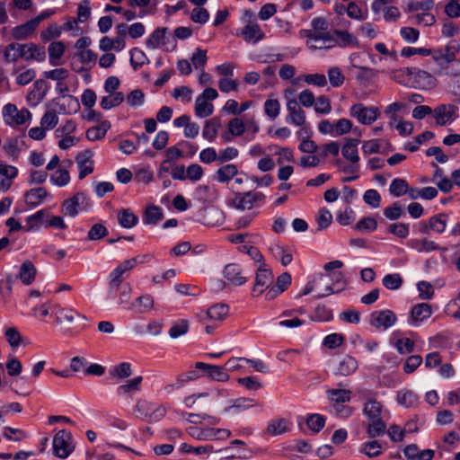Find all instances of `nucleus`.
Here are the masks:
<instances>
[{
    "instance_id": "nucleus-53",
    "label": "nucleus",
    "mask_w": 460,
    "mask_h": 460,
    "mask_svg": "<svg viewBox=\"0 0 460 460\" xmlns=\"http://www.w3.org/2000/svg\"><path fill=\"white\" fill-rule=\"evenodd\" d=\"M181 451L186 454L204 455L214 452V447L211 445L192 447L187 443L181 445Z\"/></svg>"
},
{
    "instance_id": "nucleus-37",
    "label": "nucleus",
    "mask_w": 460,
    "mask_h": 460,
    "mask_svg": "<svg viewBox=\"0 0 460 460\" xmlns=\"http://www.w3.org/2000/svg\"><path fill=\"white\" fill-rule=\"evenodd\" d=\"M124 99L125 97L123 93L115 92L110 93L108 96H103L102 98L100 105L103 110H110L111 108L119 106L120 103L123 102Z\"/></svg>"
},
{
    "instance_id": "nucleus-9",
    "label": "nucleus",
    "mask_w": 460,
    "mask_h": 460,
    "mask_svg": "<svg viewBox=\"0 0 460 460\" xmlns=\"http://www.w3.org/2000/svg\"><path fill=\"white\" fill-rule=\"evenodd\" d=\"M93 153L89 149L80 152L76 155L75 159L78 164V178L80 180L85 178L88 174H91L93 172Z\"/></svg>"
},
{
    "instance_id": "nucleus-27",
    "label": "nucleus",
    "mask_w": 460,
    "mask_h": 460,
    "mask_svg": "<svg viewBox=\"0 0 460 460\" xmlns=\"http://www.w3.org/2000/svg\"><path fill=\"white\" fill-rule=\"evenodd\" d=\"M168 31V28L166 27H159L155 29L150 37L146 40V45L151 49H156L160 46L166 45V33Z\"/></svg>"
},
{
    "instance_id": "nucleus-60",
    "label": "nucleus",
    "mask_w": 460,
    "mask_h": 460,
    "mask_svg": "<svg viewBox=\"0 0 460 460\" xmlns=\"http://www.w3.org/2000/svg\"><path fill=\"white\" fill-rule=\"evenodd\" d=\"M403 214L404 211L398 202H394L392 206L384 209V216L391 221L399 219Z\"/></svg>"
},
{
    "instance_id": "nucleus-26",
    "label": "nucleus",
    "mask_w": 460,
    "mask_h": 460,
    "mask_svg": "<svg viewBox=\"0 0 460 460\" xmlns=\"http://www.w3.org/2000/svg\"><path fill=\"white\" fill-rule=\"evenodd\" d=\"M154 298L146 294L137 297L130 305V309L137 314H145L154 307Z\"/></svg>"
},
{
    "instance_id": "nucleus-5",
    "label": "nucleus",
    "mask_w": 460,
    "mask_h": 460,
    "mask_svg": "<svg viewBox=\"0 0 460 460\" xmlns=\"http://www.w3.org/2000/svg\"><path fill=\"white\" fill-rule=\"evenodd\" d=\"M4 121L9 125H22L31 119V113L27 109L18 110L16 105L8 103L3 108Z\"/></svg>"
},
{
    "instance_id": "nucleus-57",
    "label": "nucleus",
    "mask_w": 460,
    "mask_h": 460,
    "mask_svg": "<svg viewBox=\"0 0 460 460\" xmlns=\"http://www.w3.org/2000/svg\"><path fill=\"white\" fill-rule=\"evenodd\" d=\"M108 234V229L101 223L94 224L88 231L87 239L96 241L105 237Z\"/></svg>"
},
{
    "instance_id": "nucleus-29",
    "label": "nucleus",
    "mask_w": 460,
    "mask_h": 460,
    "mask_svg": "<svg viewBox=\"0 0 460 460\" xmlns=\"http://www.w3.org/2000/svg\"><path fill=\"white\" fill-rule=\"evenodd\" d=\"M135 411L138 412L142 417H153L155 416L157 420L161 419L164 415V409L156 408L152 410L150 403L146 401H138L135 406Z\"/></svg>"
},
{
    "instance_id": "nucleus-56",
    "label": "nucleus",
    "mask_w": 460,
    "mask_h": 460,
    "mask_svg": "<svg viewBox=\"0 0 460 460\" xmlns=\"http://www.w3.org/2000/svg\"><path fill=\"white\" fill-rule=\"evenodd\" d=\"M318 231L326 229L332 222V215L327 208H321L316 217Z\"/></svg>"
},
{
    "instance_id": "nucleus-4",
    "label": "nucleus",
    "mask_w": 460,
    "mask_h": 460,
    "mask_svg": "<svg viewBox=\"0 0 460 460\" xmlns=\"http://www.w3.org/2000/svg\"><path fill=\"white\" fill-rule=\"evenodd\" d=\"M350 116L356 118L360 124L371 125L380 117V111L377 107H367L362 103H356L350 107Z\"/></svg>"
},
{
    "instance_id": "nucleus-39",
    "label": "nucleus",
    "mask_w": 460,
    "mask_h": 460,
    "mask_svg": "<svg viewBox=\"0 0 460 460\" xmlns=\"http://www.w3.org/2000/svg\"><path fill=\"white\" fill-rule=\"evenodd\" d=\"M164 217L162 208L157 206L148 207L144 214L143 221L146 225H155Z\"/></svg>"
},
{
    "instance_id": "nucleus-24",
    "label": "nucleus",
    "mask_w": 460,
    "mask_h": 460,
    "mask_svg": "<svg viewBox=\"0 0 460 460\" xmlns=\"http://www.w3.org/2000/svg\"><path fill=\"white\" fill-rule=\"evenodd\" d=\"M333 34L335 35V44L341 48L346 47H358V39L348 31L334 30Z\"/></svg>"
},
{
    "instance_id": "nucleus-50",
    "label": "nucleus",
    "mask_w": 460,
    "mask_h": 460,
    "mask_svg": "<svg viewBox=\"0 0 460 460\" xmlns=\"http://www.w3.org/2000/svg\"><path fill=\"white\" fill-rule=\"evenodd\" d=\"M327 75L330 84L332 87H340L343 84L345 76L343 75L341 70L339 67L333 66L329 68L327 71Z\"/></svg>"
},
{
    "instance_id": "nucleus-62",
    "label": "nucleus",
    "mask_w": 460,
    "mask_h": 460,
    "mask_svg": "<svg viewBox=\"0 0 460 460\" xmlns=\"http://www.w3.org/2000/svg\"><path fill=\"white\" fill-rule=\"evenodd\" d=\"M3 435L8 440H13L19 442L27 437L25 431L20 429H14L12 427H5L3 429Z\"/></svg>"
},
{
    "instance_id": "nucleus-30",
    "label": "nucleus",
    "mask_w": 460,
    "mask_h": 460,
    "mask_svg": "<svg viewBox=\"0 0 460 460\" xmlns=\"http://www.w3.org/2000/svg\"><path fill=\"white\" fill-rule=\"evenodd\" d=\"M363 413L367 416L368 420L381 419L382 417V405L376 399H369L363 407Z\"/></svg>"
},
{
    "instance_id": "nucleus-42",
    "label": "nucleus",
    "mask_w": 460,
    "mask_h": 460,
    "mask_svg": "<svg viewBox=\"0 0 460 460\" xmlns=\"http://www.w3.org/2000/svg\"><path fill=\"white\" fill-rule=\"evenodd\" d=\"M229 307L226 304H217L207 311V316L211 320L222 321L228 314Z\"/></svg>"
},
{
    "instance_id": "nucleus-49",
    "label": "nucleus",
    "mask_w": 460,
    "mask_h": 460,
    "mask_svg": "<svg viewBox=\"0 0 460 460\" xmlns=\"http://www.w3.org/2000/svg\"><path fill=\"white\" fill-rule=\"evenodd\" d=\"M110 374L119 379H125L132 374L131 364L128 362L119 363L111 370Z\"/></svg>"
},
{
    "instance_id": "nucleus-36",
    "label": "nucleus",
    "mask_w": 460,
    "mask_h": 460,
    "mask_svg": "<svg viewBox=\"0 0 460 460\" xmlns=\"http://www.w3.org/2000/svg\"><path fill=\"white\" fill-rule=\"evenodd\" d=\"M111 128V123L107 120L102 121L100 126L92 127L86 131V137L90 141H96L105 137L106 132Z\"/></svg>"
},
{
    "instance_id": "nucleus-54",
    "label": "nucleus",
    "mask_w": 460,
    "mask_h": 460,
    "mask_svg": "<svg viewBox=\"0 0 460 460\" xmlns=\"http://www.w3.org/2000/svg\"><path fill=\"white\" fill-rule=\"evenodd\" d=\"M257 404L256 401L251 398L241 397L234 401L233 404L226 409V411L238 410L245 411L250 408L255 407Z\"/></svg>"
},
{
    "instance_id": "nucleus-47",
    "label": "nucleus",
    "mask_w": 460,
    "mask_h": 460,
    "mask_svg": "<svg viewBox=\"0 0 460 460\" xmlns=\"http://www.w3.org/2000/svg\"><path fill=\"white\" fill-rule=\"evenodd\" d=\"M360 452L369 458L376 457L382 454V446L377 440L368 441L362 445Z\"/></svg>"
},
{
    "instance_id": "nucleus-1",
    "label": "nucleus",
    "mask_w": 460,
    "mask_h": 460,
    "mask_svg": "<svg viewBox=\"0 0 460 460\" xmlns=\"http://www.w3.org/2000/svg\"><path fill=\"white\" fill-rule=\"evenodd\" d=\"M4 58L6 63H14L19 58L26 61L36 60L41 62L46 58V52L44 47L32 42L25 44L13 42L5 47Z\"/></svg>"
},
{
    "instance_id": "nucleus-61",
    "label": "nucleus",
    "mask_w": 460,
    "mask_h": 460,
    "mask_svg": "<svg viewBox=\"0 0 460 460\" xmlns=\"http://www.w3.org/2000/svg\"><path fill=\"white\" fill-rule=\"evenodd\" d=\"M58 123V117L54 110L48 111L41 118L40 124L45 129H52Z\"/></svg>"
},
{
    "instance_id": "nucleus-28",
    "label": "nucleus",
    "mask_w": 460,
    "mask_h": 460,
    "mask_svg": "<svg viewBox=\"0 0 460 460\" xmlns=\"http://www.w3.org/2000/svg\"><path fill=\"white\" fill-rule=\"evenodd\" d=\"M225 278L234 285H243L246 282L247 279L241 275L240 267L237 264L231 263L225 267Z\"/></svg>"
},
{
    "instance_id": "nucleus-35",
    "label": "nucleus",
    "mask_w": 460,
    "mask_h": 460,
    "mask_svg": "<svg viewBox=\"0 0 460 460\" xmlns=\"http://www.w3.org/2000/svg\"><path fill=\"white\" fill-rule=\"evenodd\" d=\"M368 421L369 423L367 427V433L369 438H375L385 433L386 423L383 420V418Z\"/></svg>"
},
{
    "instance_id": "nucleus-46",
    "label": "nucleus",
    "mask_w": 460,
    "mask_h": 460,
    "mask_svg": "<svg viewBox=\"0 0 460 460\" xmlns=\"http://www.w3.org/2000/svg\"><path fill=\"white\" fill-rule=\"evenodd\" d=\"M237 167L234 164L224 165L217 171V179L220 182H227L237 174Z\"/></svg>"
},
{
    "instance_id": "nucleus-12",
    "label": "nucleus",
    "mask_w": 460,
    "mask_h": 460,
    "mask_svg": "<svg viewBox=\"0 0 460 460\" xmlns=\"http://www.w3.org/2000/svg\"><path fill=\"white\" fill-rule=\"evenodd\" d=\"M195 367L204 370L208 377L218 382H226L229 378L228 374L224 370V367L197 362Z\"/></svg>"
},
{
    "instance_id": "nucleus-59",
    "label": "nucleus",
    "mask_w": 460,
    "mask_h": 460,
    "mask_svg": "<svg viewBox=\"0 0 460 460\" xmlns=\"http://www.w3.org/2000/svg\"><path fill=\"white\" fill-rule=\"evenodd\" d=\"M365 203L373 208H377L381 204V196L376 190L370 189L365 191L363 195Z\"/></svg>"
},
{
    "instance_id": "nucleus-3",
    "label": "nucleus",
    "mask_w": 460,
    "mask_h": 460,
    "mask_svg": "<svg viewBox=\"0 0 460 460\" xmlns=\"http://www.w3.org/2000/svg\"><path fill=\"white\" fill-rule=\"evenodd\" d=\"M72 436L65 429L59 430L53 438V454L56 457L65 459L74 451L71 444Z\"/></svg>"
},
{
    "instance_id": "nucleus-15",
    "label": "nucleus",
    "mask_w": 460,
    "mask_h": 460,
    "mask_svg": "<svg viewBox=\"0 0 460 460\" xmlns=\"http://www.w3.org/2000/svg\"><path fill=\"white\" fill-rule=\"evenodd\" d=\"M287 109L288 111V116L287 117V121L288 123L296 126H303L305 124V112L300 107H298L296 100L288 101Z\"/></svg>"
},
{
    "instance_id": "nucleus-20",
    "label": "nucleus",
    "mask_w": 460,
    "mask_h": 460,
    "mask_svg": "<svg viewBox=\"0 0 460 460\" xmlns=\"http://www.w3.org/2000/svg\"><path fill=\"white\" fill-rule=\"evenodd\" d=\"M221 119L219 117H213L205 121L202 137L209 142L216 139L218 129L221 128Z\"/></svg>"
},
{
    "instance_id": "nucleus-7",
    "label": "nucleus",
    "mask_w": 460,
    "mask_h": 460,
    "mask_svg": "<svg viewBox=\"0 0 460 460\" xmlns=\"http://www.w3.org/2000/svg\"><path fill=\"white\" fill-rule=\"evenodd\" d=\"M87 198L84 192H77L72 198L66 199L62 203L61 211L65 216L75 217L80 206L86 203Z\"/></svg>"
},
{
    "instance_id": "nucleus-22",
    "label": "nucleus",
    "mask_w": 460,
    "mask_h": 460,
    "mask_svg": "<svg viewBox=\"0 0 460 460\" xmlns=\"http://www.w3.org/2000/svg\"><path fill=\"white\" fill-rule=\"evenodd\" d=\"M252 128V133L257 131V127L254 123L243 122L238 118L231 119L228 122V132L233 136H241L245 130H249Z\"/></svg>"
},
{
    "instance_id": "nucleus-34",
    "label": "nucleus",
    "mask_w": 460,
    "mask_h": 460,
    "mask_svg": "<svg viewBox=\"0 0 460 460\" xmlns=\"http://www.w3.org/2000/svg\"><path fill=\"white\" fill-rule=\"evenodd\" d=\"M119 224L124 228H132L138 223V217L128 208L118 212Z\"/></svg>"
},
{
    "instance_id": "nucleus-51",
    "label": "nucleus",
    "mask_w": 460,
    "mask_h": 460,
    "mask_svg": "<svg viewBox=\"0 0 460 460\" xmlns=\"http://www.w3.org/2000/svg\"><path fill=\"white\" fill-rule=\"evenodd\" d=\"M189 322L185 319H181L175 323L169 330V336L172 339H177L188 332Z\"/></svg>"
},
{
    "instance_id": "nucleus-40",
    "label": "nucleus",
    "mask_w": 460,
    "mask_h": 460,
    "mask_svg": "<svg viewBox=\"0 0 460 460\" xmlns=\"http://www.w3.org/2000/svg\"><path fill=\"white\" fill-rule=\"evenodd\" d=\"M214 105L200 97H197L195 103V114L199 118H207L213 114Z\"/></svg>"
},
{
    "instance_id": "nucleus-2",
    "label": "nucleus",
    "mask_w": 460,
    "mask_h": 460,
    "mask_svg": "<svg viewBox=\"0 0 460 460\" xmlns=\"http://www.w3.org/2000/svg\"><path fill=\"white\" fill-rule=\"evenodd\" d=\"M259 14L252 10H244L240 21L242 27L236 30L235 35L245 42L256 44L259 41Z\"/></svg>"
},
{
    "instance_id": "nucleus-32",
    "label": "nucleus",
    "mask_w": 460,
    "mask_h": 460,
    "mask_svg": "<svg viewBox=\"0 0 460 460\" xmlns=\"http://www.w3.org/2000/svg\"><path fill=\"white\" fill-rule=\"evenodd\" d=\"M409 246L418 252H430L439 249V246L435 242L428 240L427 238L411 240Z\"/></svg>"
},
{
    "instance_id": "nucleus-25",
    "label": "nucleus",
    "mask_w": 460,
    "mask_h": 460,
    "mask_svg": "<svg viewBox=\"0 0 460 460\" xmlns=\"http://www.w3.org/2000/svg\"><path fill=\"white\" fill-rule=\"evenodd\" d=\"M36 272L33 263L27 260L21 265L18 278L24 285H31L35 279Z\"/></svg>"
},
{
    "instance_id": "nucleus-13",
    "label": "nucleus",
    "mask_w": 460,
    "mask_h": 460,
    "mask_svg": "<svg viewBox=\"0 0 460 460\" xmlns=\"http://www.w3.org/2000/svg\"><path fill=\"white\" fill-rule=\"evenodd\" d=\"M48 89V84L44 80L40 79L35 81L33 89L27 95V101L32 106L38 105L45 98Z\"/></svg>"
},
{
    "instance_id": "nucleus-38",
    "label": "nucleus",
    "mask_w": 460,
    "mask_h": 460,
    "mask_svg": "<svg viewBox=\"0 0 460 460\" xmlns=\"http://www.w3.org/2000/svg\"><path fill=\"white\" fill-rule=\"evenodd\" d=\"M326 418L318 413L308 414L306 425L314 434L319 433L325 426Z\"/></svg>"
},
{
    "instance_id": "nucleus-17",
    "label": "nucleus",
    "mask_w": 460,
    "mask_h": 460,
    "mask_svg": "<svg viewBox=\"0 0 460 460\" xmlns=\"http://www.w3.org/2000/svg\"><path fill=\"white\" fill-rule=\"evenodd\" d=\"M326 395L332 405H338L350 402L352 392L349 389L333 388L327 390Z\"/></svg>"
},
{
    "instance_id": "nucleus-43",
    "label": "nucleus",
    "mask_w": 460,
    "mask_h": 460,
    "mask_svg": "<svg viewBox=\"0 0 460 460\" xmlns=\"http://www.w3.org/2000/svg\"><path fill=\"white\" fill-rule=\"evenodd\" d=\"M408 191V182L404 179L395 178L389 186V192L394 197H402Z\"/></svg>"
},
{
    "instance_id": "nucleus-55",
    "label": "nucleus",
    "mask_w": 460,
    "mask_h": 460,
    "mask_svg": "<svg viewBox=\"0 0 460 460\" xmlns=\"http://www.w3.org/2000/svg\"><path fill=\"white\" fill-rule=\"evenodd\" d=\"M388 232L399 238L404 239L409 235L410 228L406 223H393L388 225Z\"/></svg>"
},
{
    "instance_id": "nucleus-63",
    "label": "nucleus",
    "mask_w": 460,
    "mask_h": 460,
    "mask_svg": "<svg viewBox=\"0 0 460 460\" xmlns=\"http://www.w3.org/2000/svg\"><path fill=\"white\" fill-rule=\"evenodd\" d=\"M145 102V93L140 89L131 91L127 95V102L130 107L136 108L141 106Z\"/></svg>"
},
{
    "instance_id": "nucleus-64",
    "label": "nucleus",
    "mask_w": 460,
    "mask_h": 460,
    "mask_svg": "<svg viewBox=\"0 0 460 460\" xmlns=\"http://www.w3.org/2000/svg\"><path fill=\"white\" fill-rule=\"evenodd\" d=\"M443 74L448 76H460V59H453L441 67Z\"/></svg>"
},
{
    "instance_id": "nucleus-16",
    "label": "nucleus",
    "mask_w": 460,
    "mask_h": 460,
    "mask_svg": "<svg viewBox=\"0 0 460 460\" xmlns=\"http://www.w3.org/2000/svg\"><path fill=\"white\" fill-rule=\"evenodd\" d=\"M358 364L356 358L349 355H345L337 366L335 376H349L358 369Z\"/></svg>"
},
{
    "instance_id": "nucleus-41",
    "label": "nucleus",
    "mask_w": 460,
    "mask_h": 460,
    "mask_svg": "<svg viewBox=\"0 0 460 460\" xmlns=\"http://www.w3.org/2000/svg\"><path fill=\"white\" fill-rule=\"evenodd\" d=\"M418 399L417 394L411 390H402L397 394L398 403L407 408L415 406L418 402Z\"/></svg>"
},
{
    "instance_id": "nucleus-11",
    "label": "nucleus",
    "mask_w": 460,
    "mask_h": 460,
    "mask_svg": "<svg viewBox=\"0 0 460 460\" xmlns=\"http://www.w3.org/2000/svg\"><path fill=\"white\" fill-rule=\"evenodd\" d=\"M456 106L453 104H441L434 109V117L436 123L439 126H445L456 117Z\"/></svg>"
},
{
    "instance_id": "nucleus-21",
    "label": "nucleus",
    "mask_w": 460,
    "mask_h": 460,
    "mask_svg": "<svg viewBox=\"0 0 460 460\" xmlns=\"http://www.w3.org/2000/svg\"><path fill=\"white\" fill-rule=\"evenodd\" d=\"M37 29L32 20L12 29L11 35L16 40H22L29 38Z\"/></svg>"
},
{
    "instance_id": "nucleus-44",
    "label": "nucleus",
    "mask_w": 460,
    "mask_h": 460,
    "mask_svg": "<svg viewBox=\"0 0 460 460\" xmlns=\"http://www.w3.org/2000/svg\"><path fill=\"white\" fill-rule=\"evenodd\" d=\"M447 215L445 213L435 215L429 218V227H431V230L438 234H442L447 227Z\"/></svg>"
},
{
    "instance_id": "nucleus-33",
    "label": "nucleus",
    "mask_w": 460,
    "mask_h": 460,
    "mask_svg": "<svg viewBox=\"0 0 460 460\" xmlns=\"http://www.w3.org/2000/svg\"><path fill=\"white\" fill-rule=\"evenodd\" d=\"M408 75L413 76L419 84L430 86L434 84L435 78L427 71L417 67L407 68Z\"/></svg>"
},
{
    "instance_id": "nucleus-48",
    "label": "nucleus",
    "mask_w": 460,
    "mask_h": 460,
    "mask_svg": "<svg viewBox=\"0 0 460 460\" xmlns=\"http://www.w3.org/2000/svg\"><path fill=\"white\" fill-rule=\"evenodd\" d=\"M188 433L194 438L199 440H213L214 439V429H197L190 427L188 429Z\"/></svg>"
},
{
    "instance_id": "nucleus-52",
    "label": "nucleus",
    "mask_w": 460,
    "mask_h": 460,
    "mask_svg": "<svg viewBox=\"0 0 460 460\" xmlns=\"http://www.w3.org/2000/svg\"><path fill=\"white\" fill-rule=\"evenodd\" d=\"M402 282L403 280L398 273L387 274L383 278V285L390 290L399 289Z\"/></svg>"
},
{
    "instance_id": "nucleus-18",
    "label": "nucleus",
    "mask_w": 460,
    "mask_h": 460,
    "mask_svg": "<svg viewBox=\"0 0 460 460\" xmlns=\"http://www.w3.org/2000/svg\"><path fill=\"white\" fill-rule=\"evenodd\" d=\"M290 421L285 418L275 419L269 422L264 435L279 436L289 430Z\"/></svg>"
},
{
    "instance_id": "nucleus-45",
    "label": "nucleus",
    "mask_w": 460,
    "mask_h": 460,
    "mask_svg": "<svg viewBox=\"0 0 460 460\" xmlns=\"http://www.w3.org/2000/svg\"><path fill=\"white\" fill-rule=\"evenodd\" d=\"M131 57H130V65L134 68V70H137L140 68L144 64L148 63L149 59L145 54V52L138 49V48H133L130 51Z\"/></svg>"
},
{
    "instance_id": "nucleus-31",
    "label": "nucleus",
    "mask_w": 460,
    "mask_h": 460,
    "mask_svg": "<svg viewBox=\"0 0 460 460\" xmlns=\"http://www.w3.org/2000/svg\"><path fill=\"white\" fill-rule=\"evenodd\" d=\"M451 46L448 44L446 46L445 49H437L432 50V58L433 60L440 66V67L444 66L450 61H453L456 55L455 52L451 50Z\"/></svg>"
},
{
    "instance_id": "nucleus-23",
    "label": "nucleus",
    "mask_w": 460,
    "mask_h": 460,
    "mask_svg": "<svg viewBox=\"0 0 460 460\" xmlns=\"http://www.w3.org/2000/svg\"><path fill=\"white\" fill-rule=\"evenodd\" d=\"M52 313L56 315L58 323H72L80 314L70 308H62L58 305L52 307Z\"/></svg>"
},
{
    "instance_id": "nucleus-19",
    "label": "nucleus",
    "mask_w": 460,
    "mask_h": 460,
    "mask_svg": "<svg viewBox=\"0 0 460 460\" xmlns=\"http://www.w3.org/2000/svg\"><path fill=\"white\" fill-rule=\"evenodd\" d=\"M359 140L348 138L346 139V143L343 145L341 148L342 156L349 161L351 164H358L359 156L358 152V144Z\"/></svg>"
},
{
    "instance_id": "nucleus-6",
    "label": "nucleus",
    "mask_w": 460,
    "mask_h": 460,
    "mask_svg": "<svg viewBox=\"0 0 460 460\" xmlns=\"http://www.w3.org/2000/svg\"><path fill=\"white\" fill-rule=\"evenodd\" d=\"M397 321L396 314L389 309L375 311L369 315V324L376 329L387 330L394 326Z\"/></svg>"
},
{
    "instance_id": "nucleus-8",
    "label": "nucleus",
    "mask_w": 460,
    "mask_h": 460,
    "mask_svg": "<svg viewBox=\"0 0 460 460\" xmlns=\"http://www.w3.org/2000/svg\"><path fill=\"white\" fill-rule=\"evenodd\" d=\"M258 199V194L252 191L238 192L234 197L228 200V204L237 209L244 210L252 208Z\"/></svg>"
},
{
    "instance_id": "nucleus-14",
    "label": "nucleus",
    "mask_w": 460,
    "mask_h": 460,
    "mask_svg": "<svg viewBox=\"0 0 460 460\" xmlns=\"http://www.w3.org/2000/svg\"><path fill=\"white\" fill-rule=\"evenodd\" d=\"M50 195L43 187L33 188L24 193L25 203L31 208L38 207Z\"/></svg>"
},
{
    "instance_id": "nucleus-10",
    "label": "nucleus",
    "mask_w": 460,
    "mask_h": 460,
    "mask_svg": "<svg viewBox=\"0 0 460 460\" xmlns=\"http://www.w3.org/2000/svg\"><path fill=\"white\" fill-rule=\"evenodd\" d=\"M432 314L431 306L426 303H420L415 305L409 317L408 323L410 325H420L423 321L429 318Z\"/></svg>"
},
{
    "instance_id": "nucleus-58",
    "label": "nucleus",
    "mask_w": 460,
    "mask_h": 460,
    "mask_svg": "<svg viewBox=\"0 0 460 460\" xmlns=\"http://www.w3.org/2000/svg\"><path fill=\"white\" fill-rule=\"evenodd\" d=\"M280 111V103L277 99L267 100L264 103V112L270 119H275Z\"/></svg>"
}]
</instances>
